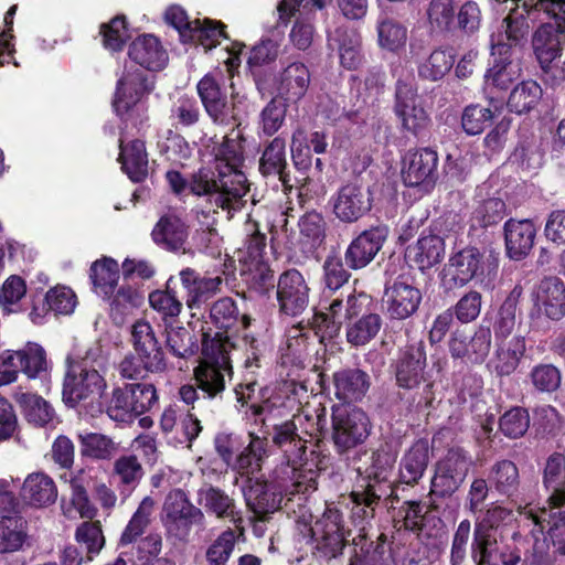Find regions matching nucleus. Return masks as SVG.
I'll list each match as a JSON object with an SVG mask.
<instances>
[{"label": "nucleus", "mask_w": 565, "mask_h": 565, "mask_svg": "<svg viewBox=\"0 0 565 565\" xmlns=\"http://www.w3.org/2000/svg\"><path fill=\"white\" fill-rule=\"evenodd\" d=\"M242 162L239 136L226 137L216 149L214 170L203 168L193 174L190 191L195 195L209 196L216 207L235 210L238 200L248 191L247 179L239 170Z\"/></svg>", "instance_id": "f257e3e1"}, {"label": "nucleus", "mask_w": 565, "mask_h": 565, "mask_svg": "<svg viewBox=\"0 0 565 565\" xmlns=\"http://www.w3.org/2000/svg\"><path fill=\"white\" fill-rule=\"evenodd\" d=\"M107 358L99 343H93L84 352L67 358V371L63 383V399L75 406L86 399H94L106 390L107 383L102 375Z\"/></svg>", "instance_id": "f03ea898"}, {"label": "nucleus", "mask_w": 565, "mask_h": 565, "mask_svg": "<svg viewBox=\"0 0 565 565\" xmlns=\"http://www.w3.org/2000/svg\"><path fill=\"white\" fill-rule=\"evenodd\" d=\"M233 348L230 339L216 333L211 340H204V358L194 370L195 382L209 398L225 390L226 379L232 376L230 352Z\"/></svg>", "instance_id": "7ed1b4c3"}, {"label": "nucleus", "mask_w": 565, "mask_h": 565, "mask_svg": "<svg viewBox=\"0 0 565 565\" xmlns=\"http://www.w3.org/2000/svg\"><path fill=\"white\" fill-rule=\"evenodd\" d=\"M548 19L532 35V47L540 65H548L558 58L565 47V0H537Z\"/></svg>", "instance_id": "20e7f679"}, {"label": "nucleus", "mask_w": 565, "mask_h": 565, "mask_svg": "<svg viewBox=\"0 0 565 565\" xmlns=\"http://www.w3.org/2000/svg\"><path fill=\"white\" fill-rule=\"evenodd\" d=\"M395 460V455L388 449L381 448L372 452L370 465L364 468L365 478L369 481L356 486L351 492V499L354 503L352 508L353 516L362 520L373 516L374 507L381 498L377 484L388 479Z\"/></svg>", "instance_id": "39448f33"}, {"label": "nucleus", "mask_w": 565, "mask_h": 565, "mask_svg": "<svg viewBox=\"0 0 565 565\" xmlns=\"http://www.w3.org/2000/svg\"><path fill=\"white\" fill-rule=\"evenodd\" d=\"M531 326L546 329L548 321H559L565 316V284L558 277L542 279L532 291Z\"/></svg>", "instance_id": "423d86ee"}, {"label": "nucleus", "mask_w": 565, "mask_h": 565, "mask_svg": "<svg viewBox=\"0 0 565 565\" xmlns=\"http://www.w3.org/2000/svg\"><path fill=\"white\" fill-rule=\"evenodd\" d=\"M332 439L339 454L363 444L370 435V420L360 408L341 404L332 407Z\"/></svg>", "instance_id": "0eeeda50"}, {"label": "nucleus", "mask_w": 565, "mask_h": 565, "mask_svg": "<svg viewBox=\"0 0 565 565\" xmlns=\"http://www.w3.org/2000/svg\"><path fill=\"white\" fill-rule=\"evenodd\" d=\"M161 521L169 535L185 540L193 525L204 523V514L201 509L190 502L183 491L177 489L166 497Z\"/></svg>", "instance_id": "6e6552de"}, {"label": "nucleus", "mask_w": 565, "mask_h": 565, "mask_svg": "<svg viewBox=\"0 0 565 565\" xmlns=\"http://www.w3.org/2000/svg\"><path fill=\"white\" fill-rule=\"evenodd\" d=\"M284 452L287 463L294 471H299L295 482L297 491L316 490V475L328 467L329 458L315 449L307 452L306 440L300 436L290 440L285 446H278Z\"/></svg>", "instance_id": "1a4fd4ad"}, {"label": "nucleus", "mask_w": 565, "mask_h": 565, "mask_svg": "<svg viewBox=\"0 0 565 565\" xmlns=\"http://www.w3.org/2000/svg\"><path fill=\"white\" fill-rule=\"evenodd\" d=\"M393 109L403 132L419 136L430 124L429 115L412 83L397 82Z\"/></svg>", "instance_id": "9d476101"}, {"label": "nucleus", "mask_w": 565, "mask_h": 565, "mask_svg": "<svg viewBox=\"0 0 565 565\" xmlns=\"http://www.w3.org/2000/svg\"><path fill=\"white\" fill-rule=\"evenodd\" d=\"M332 0H281L278 11L281 18L297 15V21L291 29L290 40L299 50H307L313 40V26L306 22L317 10H321Z\"/></svg>", "instance_id": "9b49d317"}, {"label": "nucleus", "mask_w": 565, "mask_h": 565, "mask_svg": "<svg viewBox=\"0 0 565 565\" xmlns=\"http://www.w3.org/2000/svg\"><path fill=\"white\" fill-rule=\"evenodd\" d=\"M332 211L343 223H354L371 211L372 194L367 186L351 182L342 185L332 196Z\"/></svg>", "instance_id": "f8f14e48"}, {"label": "nucleus", "mask_w": 565, "mask_h": 565, "mask_svg": "<svg viewBox=\"0 0 565 565\" xmlns=\"http://www.w3.org/2000/svg\"><path fill=\"white\" fill-rule=\"evenodd\" d=\"M470 465L471 459L462 449L448 450L437 463L431 481L433 491L441 495L452 494L466 479Z\"/></svg>", "instance_id": "ddd939ff"}, {"label": "nucleus", "mask_w": 565, "mask_h": 565, "mask_svg": "<svg viewBox=\"0 0 565 565\" xmlns=\"http://www.w3.org/2000/svg\"><path fill=\"white\" fill-rule=\"evenodd\" d=\"M438 156L429 148L408 150L402 161V179L407 186L430 189L437 177Z\"/></svg>", "instance_id": "4468645a"}, {"label": "nucleus", "mask_w": 565, "mask_h": 565, "mask_svg": "<svg viewBox=\"0 0 565 565\" xmlns=\"http://www.w3.org/2000/svg\"><path fill=\"white\" fill-rule=\"evenodd\" d=\"M151 88L152 83L148 81L145 71L136 65L127 66L117 83L113 103L116 113L120 116L127 115Z\"/></svg>", "instance_id": "2eb2a0df"}, {"label": "nucleus", "mask_w": 565, "mask_h": 565, "mask_svg": "<svg viewBox=\"0 0 565 565\" xmlns=\"http://www.w3.org/2000/svg\"><path fill=\"white\" fill-rule=\"evenodd\" d=\"M310 288L303 275L297 269H289L279 276L277 300L280 310L289 316H298L309 305Z\"/></svg>", "instance_id": "dca6fc26"}, {"label": "nucleus", "mask_w": 565, "mask_h": 565, "mask_svg": "<svg viewBox=\"0 0 565 565\" xmlns=\"http://www.w3.org/2000/svg\"><path fill=\"white\" fill-rule=\"evenodd\" d=\"M498 267L497 260L487 265L483 253L477 247H466L456 253L450 259L447 275L451 277L455 286H465L473 279L480 278L486 268L489 273Z\"/></svg>", "instance_id": "f3484780"}, {"label": "nucleus", "mask_w": 565, "mask_h": 565, "mask_svg": "<svg viewBox=\"0 0 565 565\" xmlns=\"http://www.w3.org/2000/svg\"><path fill=\"white\" fill-rule=\"evenodd\" d=\"M131 341L139 360L149 372H162L166 369L163 350L148 321L138 320L132 324Z\"/></svg>", "instance_id": "a211bd4d"}, {"label": "nucleus", "mask_w": 565, "mask_h": 565, "mask_svg": "<svg viewBox=\"0 0 565 565\" xmlns=\"http://www.w3.org/2000/svg\"><path fill=\"white\" fill-rule=\"evenodd\" d=\"M422 294L415 286L397 279L386 287L383 303L391 319L403 320L416 312Z\"/></svg>", "instance_id": "6ab92c4d"}, {"label": "nucleus", "mask_w": 565, "mask_h": 565, "mask_svg": "<svg viewBox=\"0 0 565 565\" xmlns=\"http://www.w3.org/2000/svg\"><path fill=\"white\" fill-rule=\"evenodd\" d=\"M490 347L491 331L487 327H479L471 337L461 331H456L449 340L451 356L470 363L483 362Z\"/></svg>", "instance_id": "aec40b11"}, {"label": "nucleus", "mask_w": 565, "mask_h": 565, "mask_svg": "<svg viewBox=\"0 0 565 565\" xmlns=\"http://www.w3.org/2000/svg\"><path fill=\"white\" fill-rule=\"evenodd\" d=\"M387 237L385 227H372L355 237L345 250V262L352 269L367 266L377 255Z\"/></svg>", "instance_id": "412c9836"}, {"label": "nucleus", "mask_w": 565, "mask_h": 565, "mask_svg": "<svg viewBox=\"0 0 565 565\" xmlns=\"http://www.w3.org/2000/svg\"><path fill=\"white\" fill-rule=\"evenodd\" d=\"M179 278L186 292L185 303L189 309L200 308L215 297L221 291L223 284L221 276H201L189 267L179 273Z\"/></svg>", "instance_id": "4be33fe9"}, {"label": "nucleus", "mask_w": 565, "mask_h": 565, "mask_svg": "<svg viewBox=\"0 0 565 565\" xmlns=\"http://www.w3.org/2000/svg\"><path fill=\"white\" fill-rule=\"evenodd\" d=\"M316 547L326 557H335L344 546V534L341 527V515L338 511L329 510L311 529Z\"/></svg>", "instance_id": "5701e85b"}, {"label": "nucleus", "mask_w": 565, "mask_h": 565, "mask_svg": "<svg viewBox=\"0 0 565 565\" xmlns=\"http://www.w3.org/2000/svg\"><path fill=\"white\" fill-rule=\"evenodd\" d=\"M491 55L493 60L484 74V89L504 92L521 76V63L513 53H497L491 50Z\"/></svg>", "instance_id": "b1692460"}, {"label": "nucleus", "mask_w": 565, "mask_h": 565, "mask_svg": "<svg viewBox=\"0 0 565 565\" xmlns=\"http://www.w3.org/2000/svg\"><path fill=\"white\" fill-rule=\"evenodd\" d=\"M505 250L509 258L521 260L534 246L536 227L531 220L510 218L504 223Z\"/></svg>", "instance_id": "393cba45"}, {"label": "nucleus", "mask_w": 565, "mask_h": 565, "mask_svg": "<svg viewBox=\"0 0 565 565\" xmlns=\"http://www.w3.org/2000/svg\"><path fill=\"white\" fill-rule=\"evenodd\" d=\"M426 352L424 344L418 342L408 345L403 352L396 366V381L401 387L414 388L424 379Z\"/></svg>", "instance_id": "a878e982"}, {"label": "nucleus", "mask_w": 565, "mask_h": 565, "mask_svg": "<svg viewBox=\"0 0 565 565\" xmlns=\"http://www.w3.org/2000/svg\"><path fill=\"white\" fill-rule=\"evenodd\" d=\"M200 501L206 512L214 514L217 519L228 520L239 534L244 533L242 512L237 509L235 500L223 490L214 487L203 489L200 491Z\"/></svg>", "instance_id": "bb28decb"}, {"label": "nucleus", "mask_w": 565, "mask_h": 565, "mask_svg": "<svg viewBox=\"0 0 565 565\" xmlns=\"http://www.w3.org/2000/svg\"><path fill=\"white\" fill-rule=\"evenodd\" d=\"M328 141L323 131H313L309 136L301 128H298L291 137V158L294 164L299 169H307L311 166V149L321 154L327 151Z\"/></svg>", "instance_id": "cd10ccee"}, {"label": "nucleus", "mask_w": 565, "mask_h": 565, "mask_svg": "<svg viewBox=\"0 0 565 565\" xmlns=\"http://www.w3.org/2000/svg\"><path fill=\"white\" fill-rule=\"evenodd\" d=\"M129 57L140 67L159 71L164 67L168 56L153 35H142L136 39L129 47Z\"/></svg>", "instance_id": "c85d7f7f"}, {"label": "nucleus", "mask_w": 565, "mask_h": 565, "mask_svg": "<svg viewBox=\"0 0 565 565\" xmlns=\"http://www.w3.org/2000/svg\"><path fill=\"white\" fill-rule=\"evenodd\" d=\"M152 238L156 244L168 250L184 248L188 239V227L175 214H167L160 217L152 230Z\"/></svg>", "instance_id": "c756f323"}, {"label": "nucleus", "mask_w": 565, "mask_h": 565, "mask_svg": "<svg viewBox=\"0 0 565 565\" xmlns=\"http://www.w3.org/2000/svg\"><path fill=\"white\" fill-rule=\"evenodd\" d=\"M310 84V73L302 63H291L277 79V93L286 100L297 102L305 96Z\"/></svg>", "instance_id": "7c9ffc66"}, {"label": "nucleus", "mask_w": 565, "mask_h": 565, "mask_svg": "<svg viewBox=\"0 0 565 565\" xmlns=\"http://www.w3.org/2000/svg\"><path fill=\"white\" fill-rule=\"evenodd\" d=\"M334 394L345 403L360 401L369 390L370 380L361 370H344L333 375Z\"/></svg>", "instance_id": "2f4dec72"}, {"label": "nucleus", "mask_w": 565, "mask_h": 565, "mask_svg": "<svg viewBox=\"0 0 565 565\" xmlns=\"http://www.w3.org/2000/svg\"><path fill=\"white\" fill-rule=\"evenodd\" d=\"M21 495L32 505L45 507L55 502L57 489L51 477L43 472H34L25 478Z\"/></svg>", "instance_id": "473e14b6"}, {"label": "nucleus", "mask_w": 565, "mask_h": 565, "mask_svg": "<svg viewBox=\"0 0 565 565\" xmlns=\"http://www.w3.org/2000/svg\"><path fill=\"white\" fill-rule=\"evenodd\" d=\"M247 508L259 519L274 513L279 509L281 497L269 489L265 482L253 481L244 491Z\"/></svg>", "instance_id": "72a5a7b5"}, {"label": "nucleus", "mask_w": 565, "mask_h": 565, "mask_svg": "<svg viewBox=\"0 0 565 565\" xmlns=\"http://www.w3.org/2000/svg\"><path fill=\"white\" fill-rule=\"evenodd\" d=\"M513 519L512 511L500 505L491 504L477 519L472 545L486 544L497 540L495 532Z\"/></svg>", "instance_id": "f704fd0d"}, {"label": "nucleus", "mask_w": 565, "mask_h": 565, "mask_svg": "<svg viewBox=\"0 0 565 565\" xmlns=\"http://www.w3.org/2000/svg\"><path fill=\"white\" fill-rule=\"evenodd\" d=\"M119 161L122 171L130 180L135 182L143 180L148 173V156L145 142L136 139L125 143L121 140Z\"/></svg>", "instance_id": "c9c22d12"}, {"label": "nucleus", "mask_w": 565, "mask_h": 565, "mask_svg": "<svg viewBox=\"0 0 565 565\" xmlns=\"http://www.w3.org/2000/svg\"><path fill=\"white\" fill-rule=\"evenodd\" d=\"M326 311L317 312L313 317V324L321 332V338H333L338 334L340 327L348 319L345 312L344 290L329 301L322 305Z\"/></svg>", "instance_id": "e433bc0d"}, {"label": "nucleus", "mask_w": 565, "mask_h": 565, "mask_svg": "<svg viewBox=\"0 0 565 565\" xmlns=\"http://www.w3.org/2000/svg\"><path fill=\"white\" fill-rule=\"evenodd\" d=\"M286 142L281 138H275L265 148L259 162V170L264 175H278L285 189H291L289 174L286 172Z\"/></svg>", "instance_id": "4c0bfd02"}, {"label": "nucleus", "mask_w": 565, "mask_h": 565, "mask_svg": "<svg viewBox=\"0 0 565 565\" xmlns=\"http://www.w3.org/2000/svg\"><path fill=\"white\" fill-rule=\"evenodd\" d=\"M267 441L255 434H249V443L244 450L235 458L232 469L242 476H250L262 469L267 457Z\"/></svg>", "instance_id": "58836bf2"}, {"label": "nucleus", "mask_w": 565, "mask_h": 565, "mask_svg": "<svg viewBox=\"0 0 565 565\" xmlns=\"http://www.w3.org/2000/svg\"><path fill=\"white\" fill-rule=\"evenodd\" d=\"M377 44L387 52L398 53L408 40L407 28L398 20L383 15L376 22Z\"/></svg>", "instance_id": "ea45409f"}, {"label": "nucleus", "mask_w": 565, "mask_h": 565, "mask_svg": "<svg viewBox=\"0 0 565 565\" xmlns=\"http://www.w3.org/2000/svg\"><path fill=\"white\" fill-rule=\"evenodd\" d=\"M120 277L117 260L110 257H103L95 260L89 270V278L96 294L109 297L113 295Z\"/></svg>", "instance_id": "a19ab883"}, {"label": "nucleus", "mask_w": 565, "mask_h": 565, "mask_svg": "<svg viewBox=\"0 0 565 565\" xmlns=\"http://www.w3.org/2000/svg\"><path fill=\"white\" fill-rule=\"evenodd\" d=\"M429 460V447L424 440L416 441L404 455L399 475L406 484L417 482L424 475Z\"/></svg>", "instance_id": "79ce46f5"}, {"label": "nucleus", "mask_w": 565, "mask_h": 565, "mask_svg": "<svg viewBox=\"0 0 565 565\" xmlns=\"http://www.w3.org/2000/svg\"><path fill=\"white\" fill-rule=\"evenodd\" d=\"M444 254V242L437 235H423L415 246L408 249V257L420 270L438 264Z\"/></svg>", "instance_id": "37998d69"}, {"label": "nucleus", "mask_w": 565, "mask_h": 565, "mask_svg": "<svg viewBox=\"0 0 565 565\" xmlns=\"http://www.w3.org/2000/svg\"><path fill=\"white\" fill-rule=\"evenodd\" d=\"M143 295L131 286H121L110 300V317L117 324L124 323L125 319L143 303Z\"/></svg>", "instance_id": "c03bdc74"}, {"label": "nucleus", "mask_w": 565, "mask_h": 565, "mask_svg": "<svg viewBox=\"0 0 565 565\" xmlns=\"http://www.w3.org/2000/svg\"><path fill=\"white\" fill-rule=\"evenodd\" d=\"M14 399L23 409L29 422L44 426L53 419V408L41 396L19 390L14 394Z\"/></svg>", "instance_id": "a18cd8bd"}, {"label": "nucleus", "mask_w": 565, "mask_h": 565, "mask_svg": "<svg viewBox=\"0 0 565 565\" xmlns=\"http://www.w3.org/2000/svg\"><path fill=\"white\" fill-rule=\"evenodd\" d=\"M488 479L497 492L512 495L520 483L519 469L513 461L503 459L492 465Z\"/></svg>", "instance_id": "49530a36"}, {"label": "nucleus", "mask_w": 565, "mask_h": 565, "mask_svg": "<svg viewBox=\"0 0 565 565\" xmlns=\"http://www.w3.org/2000/svg\"><path fill=\"white\" fill-rule=\"evenodd\" d=\"M525 352V340L523 337H514L508 343L501 345L491 364L499 375H510L518 367L521 358Z\"/></svg>", "instance_id": "de8ad7c7"}, {"label": "nucleus", "mask_w": 565, "mask_h": 565, "mask_svg": "<svg viewBox=\"0 0 565 565\" xmlns=\"http://www.w3.org/2000/svg\"><path fill=\"white\" fill-rule=\"evenodd\" d=\"M472 557L479 565H519L521 557L518 553L500 547L498 540L486 544L472 545Z\"/></svg>", "instance_id": "09e8293b"}, {"label": "nucleus", "mask_w": 565, "mask_h": 565, "mask_svg": "<svg viewBox=\"0 0 565 565\" xmlns=\"http://www.w3.org/2000/svg\"><path fill=\"white\" fill-rule=\"evenodd\" d=\"M248 113V105L245 96L235 93L231 94V102L225 98L216 106V113H209L211 119L223 126L237 125L239 126L244 117Z\"/></svg>", "instance_id": "8fccbe9b"}, {"label": "nucleus", "mask_w": 565, "mask_h": 565, "mask_svg": "<svg viewBox=\"0 0 565 565\" xmlns=\"http://www.w3.org/2000/svg\"><path fill=\"white\" fill-rule=\"evenodd\" d=\"M542 88L534 81H524L516 85L508 99V107L516 114L531 111L542 98Z\"/></svg>", "instance_id": "3c124183"}, {"label": "nucleus", "mask_w": 565, "mask_h": 565, "mask_svg": "<svg viewBox=\"0 0 565 565\" xmlns=\"http://www.w3.org/2000/svg\"><path fill=\"white\" fill-rule=\"evenodd\" d=\"M26 537L25 522L20 516L0 519V554L20 550Z\"/></svg>", "instance_id": "603ef678"}, {"label": "nucleus", "mask_w": 565, "mask_h": 565, "mask_svg": "<svg viewBox=\"0 0 565 565\" xmlns=\"http://www.w3.org/2000/svg\"><path fill=\"white\" fill-rule=\"evenodd\" d=\"M143 476V469L136 456H121L114 462L113 478L121 493L136 488Z\"/></svg>", "instance_id": "864d4df0"}, {"label": "nucleus", "mask_w": 565, "mask_h": 565, "mask_svg": "<svg viewBox=\"0 0 565 565\" xmlns=\"http://www.w3.org/2000/svg\"><path fill=\"white\" fill-rule=\"evenodd\" d=\"M381 328L382 318L380 315H364L348 327V342L354 347L365 345L379 334Z\"/></svg>", "instance_id": "5fc2aeb1"}, {"label": "nucleus", "mask_w": 565, "mask_h": 565, "mask_svg": "<svg viewBox=\"0 0 565 565\" xmlns=\"http://www.w3.org/2000/svg\"><path fill=\"white\" fill-rule=\"evenodd\" d=\"M521 295L522 289L514 287L501 305L494 322V334L497 338H507L514 330L518 322L516 311Z\"/></svg>", "instance_id": "6e6d98bb"}, {"label": "nucleus", "mask_w": 565, "mask_h": 565, "mask_svg": "<svg viewBox=\"0 0 565 565\" xmlns=\"http://www.w3.org/2000/svg\"><path fill=\"white\" fill-rule=\"evenodd\" d=\"M455 55L451 51L435 50L418 64L419 77L428 81L441 79L452 67Z\"/></svg>", "instance_id": "4d7b16f0"}, {"label": "nucleus", "mask_w": 565, "mask_h": 565, "mask_svg": "<svg viewBox=\"0 0 565 565\" xmlns=\"http://www.w3.org/2000/svg\"><path fill=\"white\" fill-rule=\"evenodd\" d=\"M154 501L150 497L143 498L140 502L137 511L132 515L128 525L121 534L120 542L121 544H130L138 536H140L150 522V515L153 512Z\"/></svg>", "instance_id": "13d9d810"}, {"label": "nucleus", "mask_w": 565, "mask_h": 565, "mask_svg": "<svg viewBox=\"0 0 565 565\" xmlns=\"http://www.w3.org/2000/svg\"><path fill=\"white\" fill-rule=\"evenodd\" d=\"M106 413L115 422L128 423L138 416L126 388L117 387L106 404Z\"/></svg>", "instance_id": "bf43d9fd"}, {"label": "nucleus", "mask_w": 565, "mask_h": 565, "mask_svg": "<svg viewBox=\"0 0 565 565\" xmlns=\"http://www.w3.org/2000/svg\"><path fill=\"white\" fill-rule=\"evenodd\" d=\"M505 215V203L499 196L483 199L472 214L473 225L489 227L498 224Z\"/></svg>", "instance_id": "052dcab7"}, {"label": "nucleus", "mask_w": 565, "mask_h": 565, "mask_svg": "<svg viewBox=\"0 0 565 565\" xmlns=\"http://www.w3.org/2000/svg\"><path fill=\"white\" fill-rule=\"evenodd\" d=\"M166 343L169 351L177 358H188L194 354L196 344L192 333L184 327H168Z\"/></svg>", "instance_id": "680f3d73"}, {"label": "nucleus", "mask_w": 565, "mask_h": 565, "mask_svg": "<svg viewBox=\"0 0 565 565\" xmlns=\"http://www.w3.org/2000/svg\"><path fill=\"white\" fill-rule=\"evenodd\" d=\"M173 277L167 281L166 290H154L149 295L150 307L160 313L163 318L178 317L183 308L182 302L177 298L175 292L170 290V284Z\"/></svg>", "instance_id": "e2e57ef3"}, {"label": "nucleus", "mask_w": 565, "mask_h": 565, "mask_svg": "<svg viewBox=\"0 0 565 565\" xmlns=\"http://www.w3.org/2000/svg\"><path fill=\"white\" fill-rule=\"evenodd\" d=\"M494 116V111L490 107L471 104L463 109L461 125L468 135H479L488 127Z\"/></svg>", "instance_id": "0e129e2a"}, {"label": "nucleus", "mask_w": 565, "mask_h": 565, "mask_svg": "<svg viewBox=\"0 0 565 565\" xmlns=\"http://www.w3.org/2000/svg\"><path fill=\"white\" fill-rule=\"evenodd\" d=\"M237 535L234 530L223 531L207 547L205 556L211 565H223L231 557Z\"/></svg>", "instance_id": "69168bd1"}, {"label": "nucleus", "mask_w": 565, "mask_h": 565, "mask_svg": "<svg viewBox=\"0 0 565 565\" xmlns=\"http://www.w3.org/2000/svg\"><path fill=\"white\" fill-rule=\"evenodd\" d=\"M224 36L222 24L213 22L209 19L200 21L194 20V25L189 33L186 42H198L205 50H210L218 43V40Z\"/></svg>", "instance_id": "338daca9"}, {"label": "nucleus", "mask_w": 565, "mask_h": 565, "mask_svg": "<svg viewBox=\"0 0 565 565\" xmlns=\"http://www.w3.org/2000/svg\"><path fill=\"white\" fill-rule=\"evenodd\" d=\"M82 454L97 458H110L117 450L116 444L105 435L88 433L79 435Z\"/></svg>", "instance_id": "774afa93"}]
</instances>
